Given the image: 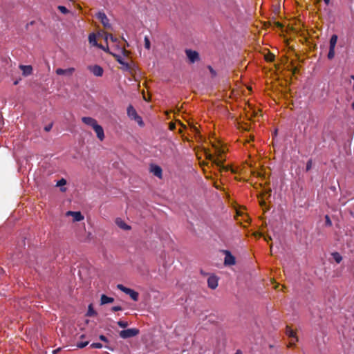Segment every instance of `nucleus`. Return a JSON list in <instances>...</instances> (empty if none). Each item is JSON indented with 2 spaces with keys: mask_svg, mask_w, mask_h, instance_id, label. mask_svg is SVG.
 <instances>
[{
  "mask_svg": "<svg viewBox=\"0 0 354 354\" xmlns=\"http://www.w3.org/2000/svg\"><path fill=\"white\" fill-rule=\"evenodd\" d=\"M122 39H123V41L127 42V41L125 40V39L124 37H122Z\"/></svg>",
  "mask_w": 354,
  "mask_h": 354,
  "instance_id": "nucleus-51",
  "label": "nucleus"
},
{
  "mask_svg": "<svg viewBox=\"0 0 354 354\" xmlns=\"http://www.w3.org/2000/svg\"><path fill=\"white\" fill-rule=\"evenodd\" d=\"M151 44L149 39L147 36H145V47L147 49H150Z\"/></svg>",
  "mask_w": 354,
  "mask_h": 354,
  "instance_id": "nucleus-26",
  "label": "nucleus"
},
{
  "mask_svg": "<svg viewBox=\"0 0 354 354\" xmlns=\"http://www.w3.org/2000/svg\"><path fill=\"white\" fill-rule=\"evenodd\" d=\"M66 214V216H72L73 222L81 221L84 219V216L80 212L68 211Z\"/></svg>",
  "mask_w": 354,
  "mask_h": 354,
  "instance_id": "nucleus-8",
  "label": "nucleus"
},
{
  "mask_svg": "<svg viewBox=\"0 0 354 354\" xmlns=\"http://www.w3.org/2000/svg\"><path fill=\"white\" fill-rule=\"evenodd\" d=\"M115 223L116 225L121 229L124 230H130L131 229V227L129 225H127L122 218H117L115 219Z\"/></svg>",
  "mask_w": 354,
  "mask_h": 354,
  "instance_id": "nucleus-13",
  "label": "nucleus"
},
{
  "mask_svg": "<svg viewBox=\"0 0 354 354\" xmlns=\"http://www.w3.org/2000/svg\"><path fill=\"white\" fill-rule=\"evenodd\" d=\"M337 41V36L333 35L330 39V48H335Z\"/></svg>",
  "mask_w": 354,
  "mask_h": 354,
  "instance_id": "nucleus-20",
  "label": "nucleus"
},
{
  "mask_svg": "<svg viewBox=\"0 0 354 354\" xmlns=\"http://www.w3.org/2000/svg\"><path fill=\"white\" fill-rule=\"evenodd\" d=\"M325 220H326V225H328V226H331L332 225V222L330 219V217L328 216V215H326L325 216Z\"/></svg>",
  "mask_w": 354,
  "mask_h": 354,
  "instance_id": "nucleus-32",
  "label": "nucleus"
},
{
  "mask_svg": "<svg viewBox=\"0 0 354 354\" xmlns=\"http://www.w3.org/2000/svg\"><path fill=\"white\" fill-rule=\"evenodd\" d=\"M351 107L354 110V102L351 104Z\"/></svg>",
  "mask_w": 354,
  "mask_h": 354,
  "instance_id": "nucleus-45",
  "label": "nucleus"
},
{
  "mask_svg": "<svg viewBox=\"0 0 354 354\" xmlns=\"http://www.w3.org/2000/svg\"><path fill=\"white\" fill-rule=\"evenodd\" d=\"M207 68H208V69L209 70V71H210V73H211V74H212V75L213 77H214V76H216V71L213 69V68H212L211 66H208V67H207Z\"/></svg>",
  "mask_w": 354,
  "mask_h": 354,
  "instance_id": "nucleus-35",
  "label": "nucleus"
},
{
  "mask_svg": "<svg viewBox=\"0 0 354 354\" xmlns=\"http://www.w3.org/2000/svg\"><path fill=\"white\" fill-rule=\"evenodd\" d=\"M332 255L333 257V259L337 263H339L342 261V257L338 252H333Z\"/></svg>",
  "mask_w": 354,
  "mask_h": 354,
  "instance_id": "nucleus-21",
  "label": "nucleus"
},
{
  "mask_svg": "<svg viewBox=\"0 0 354 354\" xmlns=\"http://www.w3.org/2000/svg\"><path fill=\"white\" fill-rule=\"evenodd\" d=\"M223 253L225 254V266H234L236 264V259L229 250H224Z\"/></svg>",
  "mask_w": 354,
  "mask_h": 354,
  "instance_id": "nucleus-3",
  "label": "nucleus"
},
{
  "mask_svg": "<svg viewBox=\"0 0 354 354\" xmlns=\"http://www.w3.org/2000/svg\"><path fill=\"white\" fill-rule=\"evenodd\" d=\"M272 59H271V57H269V58H267V60L272 61Z\"/></svg>",
  "mask_w": 354,
  "mask_h": 354,
  "instance_id": "nucleus-49",
  "label": "nucleus"
},
{
  "mask_svg": "<svg viewBox=\"0 0 354 354\" xmlns=\"http://www.w3.org/2000/svg\"><path fill=\"white\" fill-rule=\"evenodd\" d=\"M207 284L209 288L212 290L216 289L218 286V278L214 275L210 276L207 279Z\"/></svg>",
  "mask_w": 354,
  "mask_h": 354,
  "instance_id": "nucleus-10",
  "label": "nucleus"
},
{
  "mask_svg": "<svg viewBox=\"0 0 354 354\" xmlns=\"http://www.w3.org/2000/svg\"><path fill=\"white\" fill-rule=\"evenodd\" d=\"M105 347H106V348H109V349H110L111 351H113V350L112 348H111V347H109V346H106Z\"/></svg>",
  "mask_w": 354,
  "mask_h": 354,
  "instance_id": "nucleus-43",
  "label": "nucleus"
},
{
  "mask_svg": "<svg viewBox=\"0 0 354 354\" xmlns=\"http://www.w3.org/2000/svg\"><path fill=\"white\" fill-rule=\"evenodd\" d=\"M151 172H152L156 176L159 178H162V170L161 167L158 165H152L150 169Z\"/></svg>",
  "mask_w": 354,
  "mask_h": 354,
  "instance_id": "nucleus-11",
  "label": "nucleus"
},
{
  "mask_svg": "<svg viewBox=\"0 0 354 354\" xmlns=\"http://www.w3.org/2000/svg\"><path fill=\"white\" fill-rule=\"evenodd\" d=\"M272 59H271V57H269V58H267V60L272 61Z\"/></svg>",
  "mask_w": 354,
  "mask_h": 354,
  "instance_id": "nucleus-47",
  "label": "nucleus"
},
{
  "mask_svg": "<svg viewBox=\"0 0 354 354\" xmlns=\"http://www.w3.org/2000/svg\"><path fill=\"white\" fill-rule=\"evenodd\" d=\"M97 17L100 20L101 23L103 24L104 28H111V24L109 23V19L106 17V14L102 12H99L97 14Z\"/></svg>",
  "mask_w": 354,
  "mask_h": 354,
  "instance_id": "nucleus-4",
  "label": "nucleus"
},
{
  "mask_svg": "<svg viewBox=\"0 0 354 354\" xmlns=\"http://www.w3.org/2000/svg\"><path fill=\"white\" fill-rule=\"evenodd\" d=\"M117 288L120 290L121 291L124 292V293L127 291V290L128 289V288L124 286L122 284H118Z\"/></svg>",
  "mask_w": 354,
  "mask_h": 354,
  "instance_id": "nucleus-31",
  "label": "nucleus"
},
{
  "mask_svg": "<svg viewBox=\"0 0 354 354\" xmlns=\"http://www.w3.org/2000/svg\"><path fill=\"white\" fill-rule=\"evenodd\" d=\"M96 315V312L94 310L92 304L88 306V309L86 313L87 316L92 317Z\"/></svg>",
  "mask_w": 354,
  "mask_h": 354,
  "instance_id": "nucleus-22",
  "label": "nucleus"
},
{
  "mask_svg": "<svg viewBox=\"0 0 354 354\" xmlns=\"http://www.w3.org/2000/svg\"><path fill=\"white\" fill-rule=\"evenodd\" d=\"M61 191L62 192H65L66 191V188H61Z\"/></svg>",
  "mask_w": 354,
  "mask_h": 354,
  "instance_id": "nucleus-46",
  "label": "nucleus"
},
{
  "mask_svg": "<svg viewBox=\"0 0 354 354\" xmlns=\"http://www.w3.org/2000/svg\"><path fill=\"white\" fill-rule=\"evenodd\" d=\"M19 68L24 76L30 75L32 73V67L30 65H20Z\"/></svg>",
  "mask_w": 354,
  "mask_h": 354,
  "instance_id": "nucleus-14",
  "label": "nucleus"
},
{
  "mask_svg": "<svg viewBox=\"0 0 354 354\" xmlns=\"http://www.w3.org/2000/svg\"><path fill=\"white\" fill-rule=\"evenodd\" d=\"M88 41L91 44H92L95 46H98L100 48H102V49H104V50H106L105 48L102 46L97 45V40H96V36L94 33H91L89 35Z\"/></svg>",
  "mask_w": 354,
  "mask_h": 354,
  "instance_id": "nucleus-17",
  "label": "nucleus"
},
{
  "mask_svg": "<svg viewBox=\"0 0 354 354\" xmlns=\"http://www.w3.org/2000/svg\"><path fill=\"white\" fill-rule=\"evenodd\" d=\"M91 347L93 348H101L102 344L101 343H93L91 344Z\"/></svg>",
  "mask_w": 354,
  "mask_h": 354,
  "instance_id": "nucleus-30",
  "label": "nucleus"
},
{
  "mask_svg": "<svg viewBox=\"0 0 354 354\" xmlns=\"http://www.w3.org/2000/svg\"><path fill=\"white\" fill-rule=\"evenodd\" d=\"M324 2L326 4V5H328L330 3V0H323Z\"/></svg>",
  "mask_w": 354,
  "mask_h": 354,
  "instance_id": "nucleus-40",
  "label": "nucleus"
},
{
  "mask_svg": "<svg viewBox=\"0 0 354 354\" xmlns=\"http://www.w3.org/2000/svg\"><path fill=\"white\" fill-rule=\"evenodd\" d=\"M122 310V308L120 306H115L112 307V308H111V310L113 312H116V311H119V310Z\"/></svg>",
  "mask_w": 354,
  "mask_h": 354,
  "instance_id": "nucleus-34",
  "label": "nucleus"
},
{
  "mask_svg": "<svg viewBox=\"0 0 354 354\" xmlns=\"http://www.w3.org/2000/svg\"><path fill=\"white\" fill-rule=\"evenodd\" d=\"M266 241H268V240H271V237L270 236H268V238H265Z\"/></svg>",
  "mask_w": 354,
  "mask_h": 354,
  "instance_id": "nucleus-42",
  "label": "nucleus"
},
{
  "mask_svg": "<svg viewBox=\"0 0 354 354\" xmlns=\"http://www.w3.org/2000/svg\"><path fill=\"white\" fill-rule=\"evenodd\" d=\"M114 301V298L106 296V295H102L100 298V304L104 305L106 304L112 303Z\"/></svg>",
  "mask_w": 354,
  "mask_h": 354,
  "instance_id": "nucleus-18",
  "label": "nucleus"
},
{
  "mask_svg": "<svg viewBox=\"0 0 354 354\" xmlns=\"http://www.w3.org/2000/svg\"><path fill=\"white\" fill-rule=\"evenodd\" d=\"M127 115L131 119L134 120L136 122H137L139 126H144V122L142 121V118L138 115L136 110L133 108L132 105H129L127 107Z\"/></svg>",
  "mask_w": 354,
  "mask_h": 354,
  "instance_id": "nucleus-1",
  "label": "nucleus"
},
{
  "mask_svg": "<svg viewBox=\"0 0 354 354\" xmlns=\"http://www.w3.org/2000/svg\"><path fill=\"white\" fill-rule=\"evenodd\" d=\"M113 55L115 57V59L122 65L124 66L126 68H129V64L124 61V59L121 55L113 54Z\"/></svg>",
  "mask_w": 354,
  "mask_h": 354,
  "instance_id": "nucleus-19",
  "label": "nucleus"
},
{
  "mask_svg": "<svg viewBox=\"0 0 354 354\" xmlns=\"http://www.w3.org/2000/svg\"><path fill=\"white\" fill-rule=\"evenodd\" d=\"M121 51H122L123 53H124L126 52V50H125V48H121Z\"/></svg>",
  "mask_w": 354,
  "mask_h": 354,
  "instance_id": "nucleus-41",
  "label": "nucleus"
},
{
  "mask_svg": "<svg viewBox=\"0 0 354 354\" xmlns=\"http://www.w3.org/2000/svg\"><path fill=\"white\" fill-rule=\"evenodd\" d=\"M82 121L86 125L91 126L93 128L95 125L97 124V122L95 119L91 117H82Z\"/></svg>",
  "mask_w": 354,
  "mask_h": 354,
  "instance_id": "nucleus-15",
  "label": "nucleus"
},
{
  "mask_svg": "<svg viewBox=\"0 0 354 354\" xmlns=\"http://www.w3.org/2000/svg\"><path fill=\"white\" fill-rule=\"evenodd\" d=\"M214 162L216 163L218 166H220L222 164L221 160H218V158H217L216 160H214Z\"/></svg>",
  "mask_w": 354,
  "mask_h": 354,
  "instance_id": "nucleus-38",
  "label": "nucleus"
},
{
  "mask_svg": "<svg viewBox=\"0 0 354 354\" xmlns=\"http://www.w3.org/2000/svg\"><path fill=\"white\" fill-rule=\"evenodd\" d=\"M312 163H313L312 160H309L307 162V163H306V171H308L311 169Z\"/></svg>",
  "mask_w": 354,
  "mask_h": 354,
  "instance_id": "nucleus-33",
  "label": "nucleus"
},
{
  "mask_svg": "<svg viewBox=\"0 0 354 354\" xmlns=\"http://www.w3.org/2000/svg\"><path fill=\"white\" fill-rule=\"evenodd\" d=\"M109 39H110L113 42H117L118 39L113 36L111 34H107L105 36V40L107 41Z\"/></svg>",
  "mask_w": 354,
  "mask_h": 354,
  "instance_id": "nucleus-24",
  "label": "nucleus"
},
{
  "mask_svg": "<svg viewBox=\"0 0 354 354\" xmlns=\"http://www.w3.org/2000/svg\"><path fill=\"white\" fill-rule=\"evenodd\" d=\"M99 338H100V340H102V341H103V342H109V340H108V339L106 338V337H105V336H104V335H100Z\"/></svg>",
  "mask_w": 354,
  "mask_h": 354,
  "instance_id": "nucleus-36",
  "label": "nucleus"
},
{
  "mask_svg": "<svg viewBox=\"0 0 354 354\" xmlns=\"http://www.w3.org/2000/svg\"><path fill=\"white\" fill-rule=\"evenodd\" d=\"M118 325L121 328H126L128 326V323L124 321H118Z\"/></svg>",
  "mask_w": 354,
  "mask_h": 354,
  "instance_id": "nucleus-29",
  "label": "nucleus"
},
{
  "mask_svg": "<svg viewBox=\"0 0 354 354\" xmlns=\"http://www.w3.org/2000/svg\"><path fill=\"white\" fill-rule=\"evenodd\" d=\"M125 293L129 295L133 301H137L138 300L139 294L134 290L128 288Z\"/></svg>",
  "mask_w": 354,
  "mask_h": 354,
  "instance_id": "nucleus-16",
  "label": "nucleus"
},
{
  "mask_svg": "<svg viewBox=\"0 0 354 354\" xmlns=\"http://www.w3.org/2000/svg\"><path fill=\"white\" fill-rule=\"evenodd\" d=\"M93 129L95 131V132L96 133L97 138L100 141H102L104 139V129L102 127V126L97 124L96 125H95V127H93Z\"/></svg>",
  "mask_w": 354,
  "mask_h": 354,
  "instance_id": "nucleus-9",
  "label": "nucleus"
},
{
  "mask_svg": "<svg viewBox=\"0 0 354 354\" xmlns=\"http://www.w3.org/2000/svg\"><path fill=\"white\" fill-rule=\"evenodd\" d=\"M272 59H271V57H269V58H267V60L272 61Z\"/></svg>",
  "mask_w": 354,
  "mask_h": 354,
  "instance_id": "nucleus-48",
  "label": "nucleus"
},
{
  "mask_svg": "<svg viewBox=\"0 0 354 354\" xmlns=\"http://www.w3.org/2000/svg\"><path fill=\"white\" fill-rule=\"evenodd\" d=\"M75 71L74 68H68L67 69H62V68H57L56 69V73L58 75H71Z\"/></svg>",
  "mask_w": 354,
  "mask_h": 354,
  "instance_id": "nucleus-12",
  "label": "nucleus"
},
{
  "mask_svg": "<svg viewBox=\"0 0 354 354\" xmlns=\"http://www.w3.org/2000/svg\"><path fill=\"white\" fill-rule=\"evenodd\" d=\"M59 351L58 349H57V350H55V351H53V353H57V351Z\"/></svg>",
  "mask_w": 354,
  "mask_h": 354,
  "instance_id": "nucleus-50",
  "label": "nucleus"
},
{
  "mask_svg": "<svg viewBox=\"0 0 354 354\" xmlns=\"http://www.w3.org/2000/svg\"><path fill=\"white\" fill-rule=\"evenodd\" d=\"M192 129H193L194 132H195L196 133H198V129L196 127H193Z\"/></svg>",
  "mask_w": 354,
  "mask_h": 354,
  "instance_id": "nucleus-39",
  "label": "nucleus"
},
{
  "mask_svg": "<svg viewBox=\"0 0 354 354\" xmlns=\"http://www.w3.org/2000/svg\"><path fill=\"white\" fill-rule=\"evenodd\" d=\"M185 53L190 62L194 63L199 59V54L198 52L188 49L185 50Z\"/></svg>",
  "mask_w": 354,
  "mask_h": 354,
  "instance_id": "nucleus-5",
  "label": "nucleus"
},
{
  "mask_svg": "<svg viewBox=\"0 0 354 354\" xmlns=\"http://www.w3.org/2000/svg\"><path fill=\"white\" fill-rule=\"evenodd\" d=\"M57 9L63 14H68L70 11L64 6H59Z\"/></svg>",
  "mask_w": 354,
  "mask_h": 354,
  "instance_id": "nucleus-23",
  "label": "nucleus"
},
{
  "mask_svg": "<svg viewBox=\"0 0 354 354\" xmlns=\"http://www.w3.org/2000/svg\"><path fill=\"white\" fill-rule=\"evenodd\" d=\"M286 335L290 338H291V340L289 343L290 346L294 345L295 344V342L298 341V339L296 336V333L288 326L286 327Z\"/></svg>",
  "mask_w": 354,
  "mask_h": 354,
  "instance_id": "nucleus-7",
  "label": "nucleus"
},
{
  "mask_svg": "<svg viewBox=\"0 0 354 354\" xmlns=\"http://www.w3.org/2000/svg\"><path fill=\"white\" fill-rule=\"evenodd\" d=\"M235 354H242V353H241V351H237L235 353Z\"/></svg>",
  "mask_w": 354,
  "mask_h": 354,
  "instance_id": "nucleus-44",
  "label": "nucleus"
},
{
  "mask_svg": "<svg viewBox=\"0 0 354 354\" xmlns=\"http://www.w3.org/2000/svg\"><path fill=\"white\" fill-rule=\"evenodd\" d=\"M52 127H53V124H48V126H46V127H44V130H45L46 131H50V129H52Z\"/></svg>",
  "mask_w": 354,
  "mask_h": 354,
  "instance_id": "nucleus-37",
  "label": "nucleus"
},
{
  "mask_svg": "<svg viewBox=\"0 0 354 354\" xmlns=\"http://www.w3.org/2000/svg\"><path fill=\"white\" fill-rule=\"evenodd\" d=\"M88 344V342H78L77 344V346L80 348H84Z\"/></svg>",
  "mask_w": 354,
  "mask_h": 354,
  "instance_id": "nucleus-28",
  "label": "nucleus"
},
{
  "mask_svg": "<svg viewBox=\"0 0 354 354\" xmlns=\"http://www.w3.org/2000/svg\"><path fill=\"white\" fill-rule=\"evenodd\" d=\"M66 184V180L64 178H62L57 181L56 186L61 187Z\"/></svg>",
  "mask_w": 354,
  "mask_h": 354,
  "instance_id": "nucleus-27",
  "label": "nucleus"
},
{
  "mask_svg": "<svg viewBox=\"0 0 354 354\" xmlns=\"http://www.w3.org/2000/svg\"><path fill=\"white\" fill-rule=\"evenodd\" d=\"M335 56V48H329V52L328 53V58L332 59Z\"/></svg>",
  "mask_w": 354,
  "mask_h": 354,
  "instance_id": "nucleus-25",
  "label": "nucleus"
},
{
  "mask_svg": "<svg viewBox=\"0 0 354 354\" xmlns=\"http://www.w3.org/2000/svg\"><path fill=\"white\" fill-rule=\"evenodd\" d=\"M140 333L139 330L137 328H128L126 330H121L120 332V337L123 339H127L129 337H135L138 335Z\"/></svg>",
  "mask_w": 354,
  "mask_h": 354,
  "instance_id": "nucleus-2",
  "label": "nucleus"
},
{
  "mask_svg": "<svg viewBox=\"0 0 354 354\" xmlns=\"http://www.w3.org/2000/svg\"><path fill=\"white\" fill-rule=\"evenodd\" d=\"M88 68L96 77H101L103 75V68L99 65L89 66Z\"/></svg>",
  "mask_w": 354,
  "mask_h": 354,
  "instance_id": "nucleus-6",
  "label": "nucleus"
}]
</instances>
